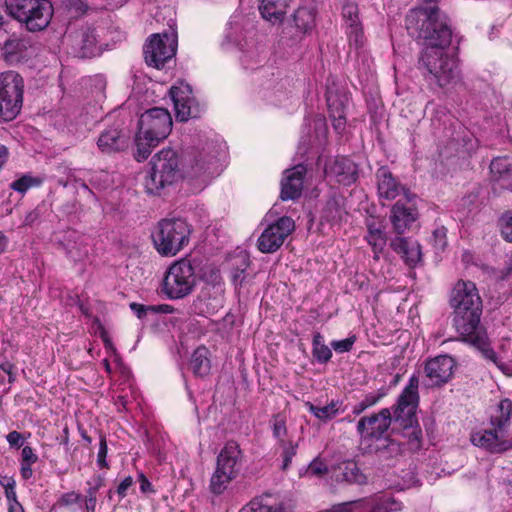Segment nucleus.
Segmentation results:
<instances>
[{"mask_svg":"<svg viewBox=\"0 0 512 512\" xmlns=\"http://www.w3.org/2000/svg\"><path fill=\"white\" fill-rule=\"evenodd\" d=\"M326 99L333 127L338 133H341L346 126V99L330 91L327 93Z\"/></svg>","mask_w":512,"mask_h":512,"instance_id":"obj_27","label":"nucleus"},{"mask_svg":"<svg viewBox=\"0 0 512 512\" xmlns=\"http://www.w3.org/2000/svg\"><path fill=\"white\" fill-rule=\"evenodd\" d=\"M8 512H24V509L18 501H12L8 502Z\"/></svg>","mask_w":512,"mask_h":512,"instance_id":"obj_64","label":"nucleus"},{"mask_svg":"<svg viewBox=\"0 0 512 512\" xmlns=\"http://www.w3.org/2000/svg\"><path fill=\"white\" fill-rule=\"evenodd\" d=\"M296 27L303 31H310L315 26V11L311 7H300L294 13Z\"/></svg>","mask_w":512,"mask_h":512,"instance_id":"obj_35","label":"nucleus"},{"mask_svg":"<svg viewBox=\"0 0 512 512\" xmlns=\"http://www.w3.org/2000/svg\"><path fill=\"white\" fill-rule=\"evenodd\" d=\"M390 246L410 266H414L421 259L420 245L416 241L404 237H396L391 241Z\"/></svg>","mask_w":512,"mask_h":512,"instance_id":"obj_26","label":"nucleus"},{"mask_svg":"<svg viewBox=\"0 0 512 512\" xmlns=\"http://www.w3.org/2000/svg\"><path fill=\"white\" fill-rule=\"evenodd\" d=\"M416 195L414 193H406L405 199H398L393 205L390 214V221L393 231L402 235L410 229L411 225L418 218L416 207Z\"/></svg>","mask_w":512,"mask_h":512,"instance_id":"obj_15","label":"nucleus"},{"mask_svg":"<svg viewBox=\"0 0 512 512\" xmlns=\"http://www.w3.org/2000/svg\"><path fill=\"white\" fill-rule=\"evenodd\" d=\"M72 53L79 58H90L98 54L97 37L91 27H82L68 35Z\"/></svg>","mask_w":512,"mask_h":512,"instance_id":"obj_19","label":"nucleus"},{"mask_svg":"<svg viewBox=\"0 0 512 512\" xmlns=\"http://www.w3.org/2000/svg\"><path fill=\"white\" fill-rule=\"evenodd\" d=\"M23 79L15 71L0 74V120L11 121L19 114L23 102Z\"/></svg>","mask_w":512,"mask_h":512,"instance_id":"obj_9","label":"nucleus"},{"mask_svg":"<svg viewBox=\"0 0 512 512\" xmlns=\"http://www.w3.org/2000/svg\"><path fill=\"white\" fill-rule=\"evenodd\" d=\"M129 136L120 125L105 129L98 137L97 146L103 153H112L125 149Z\"/></svg>","mask_w":512,"mask_h":512,"instance_id":"obj_22","label":"nucleus"},{"mask_svg":"<svg viewBox=\"0 0 512 512\" xmlns=\"http://www.w3.org/2000/svg\"><path fill=\"white\" fill-rule=\"evenodd\" d=\"M355 341H356V337L354 335H352L343 340L332 341L331 346L338 353L349 352L352 349Z\"/></svg>","mask_w":512,"mask_h":512,"instance_id":"obj_48","label":"nucleus"},{"mask_svg":"<svg viewBox=\"0 0 512 512\" xmlns=\"http://www.w3.org/2000/svg\"><path fill=\"white\" fill-rule=\"evenodd\" d=\"M190 234V227L185 220L163 219L157 224L151 237L160 255L172 257L189 243Z\"/></svg>","mask_w":512,"mask_h":512,"instance_id":"obj_4","label":"nucleus"},{"mask_svg":"<svg viewBox=\"0 0 512 512\" xmlns=\"http://www.w3.org/2000/svg\"><path fill=\"white\" fill-rule=\"evenodd\" d=\"M305 406L319 420L327 422L339 414L341 403L338 401H331L328 405L319 407L311 402H306Z\"/></svg>","mask_w":512,"mask_h":512,"instance_id":"obj_34","label":"nucleus"},{"mask_svg":"<svg viewBox=\"0 0 512 512\" xmlns=\"http://www.w3.org/2000/svg\"><path fill=\"white\" fill-rule=\"evenodd\" d=\"M272 431L273 436L277 439L278 444H281L283 442H287L286 436H287V427H286V420L285 418L277 414L272 419Z\"/></svg>","mask_w":512,"mask_h":512,"instance_id":"obj_43","label":"nucleus"},{"mask_svg":"<svg viewBox=\"0 0 512 512\" xmlns=\"http://www.w3.org/2000/svg\"><path fill=\"white\" fill-rule=\"evenodd\" d=\"M331 477L336 482L364 485L367 483L366 475L360 470L354 461H343L334 466Z\"/></svg>","mask_w":512,"mask_h":512,"instance_id":"obj_23","label":"nucleus"},{"mask_svg":"<svg viewBox=\"0 0 512 512\" xmlns=\"http://www.w3.org/2000/svg\"><path fill=\"white\" fill-rule=\"evenodd\" d=\"M177 49V35L174 31L156 33L144 45L145 61L149 66L160 69L171 60Z\"/></svg>","mask_w":512,"mask_h":512,"instance_id":"obj_10","label":"nucleus"},{"mask_svg":"<svg viewBox=\"0 0 512 512\" xmlns=\"http://www.w3.org/2000/svg\"><path fill=\"white\" fill-rule=\"evenodd\" d=\"M108 452L107 442L106 438L103 435H100V443H99V450L97 455V464L101 468H107L108 463L106 461V456Z\"/></svg>","mask_w":512,"mask_h":512,"instance_id":"obj_49","label":"nucleus"},{"mask_svg":"<svg viewBox=\"0 0 512 512\" xmlns=\"http://www.w3.org/2000/svg\"><path fill=\"white\" fill-rule=\"evenodd\" d=\"M14 368V364L9 361H3L0 363V369L9 375V382H13L15 380V375L13 373Z\"/></svg>","mask_w":512,"mask_h":512,"instance_id":"obj_60","label":"nucleus"},{"mask_svg":"<svg viewBox=\"0 0 512 512\" xmlns=\"http://www.w3.org/2000/svg\"><path fill=\"white\" fill-rule=\"evenodd\" d=\"M326 173L337 177V181L350 184L356 180V165L348 158H337L333 162L326 165Z\"/></svg>","mask_w":512,"mask_h":512,"instance_id":"obj_25","label":"nucleus"},{"mask_svg":"<svg viewBox=\"0 0 512 512\" xmlns=\"http://www.w3.org/2000/svg\"><path fill=\"white\" fill-rule=\"evenodd\" d=\"M34 463L21 462L20 474L23 479L28 480L33 475L32 465Z\"/></svg>","mask_w":512,"mask_h":512,"instance_id":"obj_61","label":"nucleus"},{"mask_svg":"<svg viewBox=\"0 0 512 512\" xmlns=\"http://www.w3.org/2000/svg\"><path fill=\"white\" fill-rule=\"evenodd\" d=\"M490 172L495 179L509 177L512 174V160L508 157H497L491 161Z\"/></svg>","mask_w":512,"mask_h":512,"instance_id":"obj_39","label":"nucleus"},{"mask_svg":"<svg viewBox=\"0 0 512 512\" xmlns=\"http://www.w3.org/2000/svg\"><path fill=\"white\" fill-rule=\"evenodd\" d=\"M286 8V0H261L259 6L262 17L273 24L282 22Z\"/></svg>","mask_w":512,"mask_h":512,"instance_id":"obj_29","label":"nucleus"},{"mask_svg":"<svg viewBox=\"0 0 512 512\" xmlns=\"http://www.w3.org/2000/svg\"><path fill=\"white\" fill-rule=\"evenodd\" d=\"M129 306L139 319H143L148 312H151V306H145L135 302L130 303Z\"/></svg>","mask_w":512,"mask_h":512,"instance_id":"obj_57","label":"nucleus"},{"mask_svg":"<svg viewBox=\"0 0 512 512\" xmlns=\"http://www.w3.org/2000/svg\"><path fill=\"white\" fill-rule=\"evenodd\" d=\"M183 177V164L173 149H162L152 159V169L145 186L150 193H158L160 189Z\"/></svg>","mask_w":512,"mask_h":512,"instance_id":"obj_7","label":"nucleus"},{"mask_svg":"<svg viewBox=\"0 0 512 512\" xmlns=\"http://www.w3.org/2000/svg\"><path fill=\"white\" fill-rule=\"evenodd\" d=\"M512 415V401L503 399L498 404L496 414L491 416L492 429L472 434L471 441L475 446L492 453H501L512 449V439H505V432Z\"/></svg>","mask_w":512,"mask_h":512,"instance_id":"obj_3","label":"nucleus"},{"mask_svg":"<svg viewBox=\"0 0 512 512\" xmlns=\"http://www.w3.org/2000/svg\"><path fill=\"white\" fill-rule=\"evenodd\" d=\"M484 355L487 359L491 360L502 372H504L505 374L509 373L508 367L504 363H502L498 360L497 355L494 350L485 349Z\"/></svg>","mask_w":512,"mask_h":512,"instance_id":"obj_53","label":"nucleus"},{"mask_svg":"<svg viewBox=\"0 0 512 512\" xmlns=\"http://www.w3.org/2000/svg\"><path fill=\"white\" fill-rule=\"evenodd\" d=\"M198 281L196 261L182 258L173 262L163 278L162 292L172 300L190 295Z\"/></svg>","mask_w":512,"mask_h":512,"instance_id":"obj_5","label":"nucleus"},{"mask_svg":"<svg viewBox=\"0 0 512 512\" xmlns=\"http://www.w3.org/2000/svg\"><path fill=\"white\" fill-rule=\"evenodd\" d=\"M418 378L412 376L408 385L399 395L397 403L394 407L393 418L403 428L412 427L416 422V408L418 405Z\"/></svg>","mask_w":512,"mask_h":512,"instance_id":"obj_13","label":"nucleus"},{"mask_svg":"<svg viewBox=\"0 0 512 512\" xmlns=\"http://www.w3.org/2000/svg\"><path fill=\"white\" fill-rule=\"evenodd\" d=\"M366 240L372 247L375 258H378V255L383 251L387 243V236L383 226L375 221L368 222Z\"/></svg>","mask_w":512,"mask_h":512,"instance_id":"obj_31","label":"nucleus"},{"mask_svg":"<svg viewBox=\"0 0 512 512\" xmlns=\"http://www.w3.org/2000/svg\"><path fill=\"white\" fill-rule=\"evenodd\" d=\"M294 230L295 223L292 218L280 217L261 233L257 240V247L262 253H274Z\"/></svg>","mask_w":512,"mask_h":512,"instance_id":"obj_14","label":"nucleus"},{"mask_svg":"<svg viewBox=\"0 0 512 512\" xmlns=\"http://www.w3.org/2000/svg\"><path fill=\"white\" fill-rule=\"evenodd\" d=\"M170 95L178 120L187 121L190 118L200 116L201 107L195 102L189 85L181 84L180 86H172L170 88Z\"/></svg>","mask_w":512,"mask_h":512,"instance_id":"obj_16","label":"nucleus"},{"mask_svg":"<svg viewBox=\"0 0 512 512\" xmlns=\"http://www.w3.org/2000/svg\"><path fill=\"white\" fill-rule=\"evenodd\" d=\"M249 264L250 262L247 255L242 254L237 257L236 264L231 270L232 281L235 285H241L245 281L247 277L246 270Z\"/></svg>","mask_w":512,"mask_h":512,"instance_id":"obj_41","label":"nucleus"},{"mask_svg":"<svg viewBox=\"0 0 512 512\" xmlns=\"http://www.w3.org/2000/svg\"><path fill=\"white\" fill-rule=\"evenodd\" d=\"M305 174L306 168L303 165H297L285 171L281 182L282 200H294L301 196Z\"/></svg>","mask_w":512,"mask_h":512,"instance_id":"obj_21","label":"nucleus"},{"mask_svg":"<svg viewBox=\"0 0 512 512\" xmlns=\"http://www.w3.org/2000/svg\"><path fill=\"white\" fill-rule=\"evenodd\" d=\"M455 362L448 355H440L428 360L424 366L425 375L429 385L440 386L450 380L453 374Z\"/></svg>","mask_w":512,"mask_h":512,"instance_id":"obj_18","label":"nucleus"},{"mask_svg":"<svg viewBox=\"0 0 512 512\" xmlns=\"http://www.w3.org/2000/svg\"><path fill=\"white\" fill-rule=\"evenodd\" d=\"M501 234L505 240L512 242V216L502 218Z\"/></svg>","mask_w":512,"mask_h":512,"instance_id":"obj_51","label":"nucleus"},{"mask_svg":"<svg viewBox=\"0 0 512 512\" xmlns=\"http://www.w3.org/2000/svg\"><path fill=\"white\" fill-rule=\"evenodd\" d=\"M347 36L349 45L356 50L362 48L365 44V37L361 23H354L347 26Z\"/></svg>","mask_w":512,"mask_h":512,"instance_id":"obj_42","label":"nucleus"},{"mask_svg":"<svg viewBox=\"0 0 512 512\" xmlns=\"http://www.w3.org/2000/svg\"><path fill=\"white\" fill-rule=\"evenodd\" d=\"M281 448V456L283 458L282 469L287 470L291 464L292 458L296 455L297 444L292 441L283 442L278 444Z\"/></svg>","mask_w":512,"mask_h":512,"instance_id":"obj_44","label":"nucleus"},{"mask_svg":"<svg viewBox=\"0 0 512 512\" xmlns=\"http://www.w3.org/2000/svg\"><path fill=\"white\" fill-rule=\"evenodd\" d=\"M312 353L315 359L320 363H327L332 357L331 349L325 344L324 337L315 333L312 341Z\"/></svg>","mask_w":512,"mask_h":512,"instance_id":"obj_38","label":"nucleus"},{"mask_svg":"<svg viewBox=\"0 0 512 512\" xmlns=\"http://www.w3.org/2000/svg\"><path fill=\"white\" fill-rule=\"evenodd\" d=\"M5 6L7 13L29 31L43 30L53 15V7L48 0H5Z\"/></svg>","mask_w":512,"mask_h":512,"instance_id":"obj_6","label":"nucleus"},{"mask_svg":"<svg viewBox=\"0 0 512 512\" xmlns=\"http://www.w3.org/2000/svg\"><path fill=\"white\" fill-rule=\"evenodd\" d=\"M136 152L135 158L138 162L146 160L152 152V149L159 144V141L147 139V136L139 130L136 135Z\"/></svg>","mask_w":512,"mask_h":512,"instance_id":"obj_37","label":"nucleus"},{"mask_svg":"<svg viewBox=\"0 0 512 512\" xmlns=\"http://www.w3.org/2000/svg\"><path fill=\"white\" fill-rule=\"evenodd\" d=\"M133 479L131 476L126 477L118 486L117 493L120 497H125L127 490L132 486Z\"/></svg>","mask_w":512,"mask_h":512,"instance_id":"obj_59","label":"nucleus"},{"mask_svg":"<svg viewBox=\"0 0 512 512\" xmlns=\"http://www.w3.org/2000/svg\"><path fill=\"white\" fill-rule=\"evenodd\" d=\"M173 310H174L173 307L170 305H167V304H162V305H157V306L151 305V312H154V313H172Z\"/></svg>","mask_w":512,"mask_h":512,"instance_id":"obj_63","label":"nucleus"},{"mask_svg":"<svg viewBox=\"0 0 512 512\" xmlns=\"http://www.w3.org/2000/svg\"><path fill=\"white\" fill-rule=\"evenodd\" d=\"M199 277L203 278L205 281H207L208 283H211L213 285L219 284L220 280H221L220 272L215 267H210L209 274L205 273V274H203L201 276L198 275V278Z\"/></svg>","mask_w":512,"mask_h":512,"instance_id":"obj_56","label":"nucleus"},{"mask_svg":"<svg viewBox=\"0 0 512 512\" xmlns=\"http://www.w3.org/2000/svg\"><path fill=\"white\" fill-rule=\"evenodd\" d=\"M81 496L75 492H68L61 496L58 501L60 506H69L77 503L80 500Z\"/></svg>","mask_w":512,"mask_h":512,"instance_id":"obj_54","label":"nucleus"},{"mask_svg":"<svg viewBox=\"0 0 512 512\" xmlns=\"http://www.w3.org/2000/svg\"><path fill=\"white\" fill-rule=\"evenodd\" d=\"M343 17L347 26L354 23H360L358 19V7L355 3H347L343 7Z\"/></svg>","mask_w":512,"mask_h":512,"instance_id":"obj_47","label":"nucleus"},{"mask_svg":"<svg viewBox=\"0 0 512 512\" xmlns=\"http://www.w3.org/2000/svg\"><path fill=\"white\" fill-rule=\"evenodd\" d=\"M376 179L377 193L382 205H385L384 201H392L400 196V199H405V194L411 193L386 167L378 169Z\"/></svg>","mask_w":512,"mask_h":512,"instance_id":"obj_17","label":"nucleus"},{"mask_svg":"<svg viewBox=\"0 0 512 512\" xmlns=\"http://www.w3.org/2000/svg\"><path fill=\"white\" fill-rule=\"evenodd\" d=\"M451 307L454 309L453 325L465 341L483 348L487 344L485 334L479 329L482 300L471 281L459 280L451 292Z\"/></svg>","mask_w":512,"mask_h":512,"instance_id":"obj_2","label":"nucleus"},{"mask_svg":"<svg viewBox=\"0 0 512 512\" xmlns=\"http://www.w3.org/2000/svg\"><path fill=\"white\" fill-rule=\"evenodd\" d=\"M406 28L410 35L424 40L419 65L429 81L445 87L459 78L456 60L446 50L452 40L448 17L437 5L428 2L412 9L406 17Z\"/></svg>","mask_w":512,"mask_h":512,"instance_id":"obj_1","label":"nucleus"},{"mask_svg":"<svg viewBox=\"0 0 512 512\" xmlns=\"http://www.w3.org/2000/svg\"><path fill=\"white\" fill-rule=\"evenodd\" d=\"M384 395L385 393L381 391L369 393L364 397L362 401L366 404V406L371 407L375 405Z\"/></svg>","mask_w":512,"mask_h":512,"instance_id":"obj_58","label":"nucleus"},{"mask_svg":"<svg viewBox=\"0 0 512 512\" xmlns=\"http://www.w3.org/2000/svg\"><path fill=\"white\" fill-rule=\"evenodd\" d=\"M190 367L196 376L204 377L209 374L211 363L207 348L199 347L194 351L190 360Z\"/></svg>","mask_w":512,"mask_h":512,"instance_id":"obj_33","label":"nucleus"},{"mask_svg":"<svg viewBox=\"0 0 512 512\" xmlns=\"http://www.w3.org/2000/svg\"><path fill=\"white\" fill-rule=\"evenodd\" d=\"M102 486V479L98 478L97 483L94 486H90L87 490V495L85 498V508L86 512H95L96 508V495L98 489Z\"/></svg>","mask_w":512,"mask_h":512,"instance_id":"obj_45","label":"nucleus"},{"mask_svg":"<svg viewBox=\"0 0 512 512\" xmlns=\"http://www.w3.org/2000/svg\"><path fill=\"white\" fill-rule=\"evenodd\" d=\"M38 181L30 176L24 175L21 178L13 181L10 184L11 189L24 193L26 192L30 187L37 185Z\"/></svg>","mask_w":512,"mask_h":512,"instance_id":"obj_46","label":"nucleus"},{"mask_svg":"<svg viewBox=\"0 0 512 512\" xmlns=\"http://www.w3.org/2000/svg\"><path fill=\"white\" fill-rule=\"evenodd\" d=\"M392 421V413L390 409L384 408L379 413L371 416L362 417L357 423V432L362 441L382 440L381 447H377V451L384 457L387 449L392 454L400 453V446L394 440L383 438L388 431Z\"/></svg>","mask_w":512,"mask_h":512,"instance_id":"obj_8","label":"nucleus"},{"mask_svg":"<svg viewBox=\"0 0 512 512\" xmlns=\"http://www.w3.org/2000/svg\"><path fill=\"white\" fill-rule=\"evenodd\" d=\"M327 472V466L320 460L312 461L307 469V473L313 476H321Z\"/></svg>","mask_w":512,"mask_h":512,"instance_id":"obj_50","label":"nucleus"},{"mask_svg":"<svg viewBox=\"0 0 512 512\" xmlns=\"http://www.w3.org/2000/svg\"><path fill=\"white\" fill-rule=\"evenodd\" d=\"M172 117L165 108L155 107L145 111L139 118L138 128L147 139L162 141L171 132Z\"/></svg>","mask_w":512,"mask_h":512,"instance_id":"obj_11","label":"nucleus"},{"mask_svg":"<svg viewBox=\"0 0 512 512\" xmlns=\"http://www.w3.org/2000/svg\"><path fill=\"white\" fill-rule=\"evenodd\" d=\"M26 49V42L17 38L8 39L3 46L6 59L11 62L20 60L24 56Z\"/></svg>","mask_w":512,"mask_h":512,"instance_id":"obj_36","label":"nucleus"},{"mask_svg":"<svg viewBox=\"0 0 512 512\" xmlns=\"http://www.w3.org/2000/svg\"><path fill=\"white\" fill-rule=\"evenodd\" d=\"M239 49L241 51L240 61L245 68L252 69L267 58L266 45L254 36L246 37L239 44Z\"/></svg>","mask_w":512,"mask_h":512,"instance_id":"obj_20","label":"nucleus"},{"mask_svg":"<svg viewBox=\"0 0 512 512\" xmlns=\"http://www.w3.org/2000/svg\"><path fill=\"white\" fill-rule=\"evenodd\" d=\"M219 173L218 159L210 150H202L188 155L183 162V177L205 182Z\"/></svg>","mask_w":512,"mask_h":512,"instance_id":"obj_12","label":"nucleus"},{"mask_svg":"<svg viewBox=\"0 0 512 512\" xmlns=\"http://www.w3.org/2000/svg\"><path fill=\"white\" fill-rule=\"evenodd\" d=\"M363 501L362 509H370L371 512H393L401 510V503L393 498L386 496H377L369 499H360Z\"/></svg>","mask_w":512,"mask_h":512,"instance_id":"obj_32","label":"nucleus"},{"mask_svg":"<svg viewBox=\"0 0 512 512\" xmlns=\"http://www.w3.org/2000/svg\"><path fill=\"white\" fill-rule=\"evenodd\" d=\"M67 255L74 261H81L88 256V244L76 232H69L64 239Z\"/></svg>","mask_w":512,"mask_h":512,"instance_id":"obj_30","label":"nucleus"},{"mask_svg":"<svg viewBox=\"0 0 512 512\" xmlns=\"http://www.w3.org/2000/svg\"><path fill=\"white\" fill-rule=\"evenodd\" d=\"M6 440L10 447L20 448L24 443V437L18 431H11L7 434Z\"/></svg>","mask_w":512,"mask_h":512,"instance_id":"obj_52","label":"nucleus"},{"mask_svg":"<svg viewBox=\"0 0 512 512\" xmlns=\"http://www.w3.org/2000/svg\"><path fill=\"white\" fill-rule=\"evenodd\" d=\"M234 475L216 467L210 479V489L214 494H221L234 479Z\"/></svg>","mask_w":512,"mask_h":512,"instance_id":"obj_40","label":"nucleus"},{"mask_svg":"<svg viewBox=\"0 0 512 512\" xmlns=\"http://www.w3.org/2000/svg\"><path fill=\"white\" fill-rule=\"evenodd\" d=\"M241 458L239 445L234 441H228L217 457V468L236 477L239 472L238 463Z\"/></svg>","mask_w":512,"mask_h":512,"instance_id":"obj_24","label":"nucleus"},{"mask_svg":"<svg viewBox=\"0 0 512 512\" xmlns=\"http://www.w3.org/2000/svg\"><path fill=\"white\" fill-rule=\"evenodd\" d=\"M139 481H140V490L143 493L152 492V485L150 481L144 476V474L139 475Z\"/></svg>","mask_w":512,"mask_h":512,"instance_id":"obj_62","label":"nucleus"},{"mask_svg":"<svg viewBox=\"0 0 512 512\" xmlns=\"http://www.w3.org/2000/svg\"><path fill=\"white\" fill-rule=\"evenodd\" d=\"M38 456L34 453V450L30 446H24L21 452V462L36 463Z\"/></svg>","mask_w":512,"mask_h":512,"instance_id":"obj_55","label":"nucleus"},{"mask_svg":"<svg viewBox=\"0 0 512 512\" xmlns=\"http://www.w3.org/2000/svg\"><path fill=\"white\" fill-rule=\"evenodd\" d=\"M282 506L272 494H263L252 499L239 512H281Z\"/></svg>","mask_w":512,"mask_h":512,"instance_id":"obj_28","label":"nucleus"}]
</instances>
